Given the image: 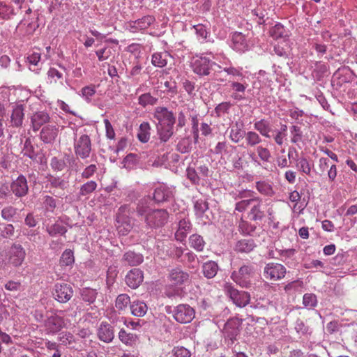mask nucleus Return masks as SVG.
<instances>
[{"mask_svg":"<svg viewBox=\"0 0 357 357\" xmlns=\"http://www.w3.org/2000/svg\"><path fill=\"white\" fill-rule=\"evenodd\" d=\"M233 271L231 272V279L241 288L249 289L252 287L251 279L256 272L255 265L250 261H241L231 264Z\"/></svg>","mask_w":357,"mask_h":357,"instance_id":"f257e3e1","label":"nucleus"},{"mask_svg":"<svg viewBox=\"0 0 357 357\" xmlns=\"http://www.w3.org/2000/svg\"><path fill=\"white\" fill-rule=\"evenodd\" d=\"M175 122L172 111L166 107H158V135L162 142H166L172 136Z\"/></svg>","mask_w":357,"mask_h":357,"instance_id":"f03ea898","label":"nucleus"},{"mask_svg":"<svg viewBox=\"0 0 357 357\" xmlns=\"http://www.w3.org/2000/svg\"><path fill=\"white\" fill-rule=\"evenodd\" d=\"M47 185L50 187V192L59 198H67L70 188L69 176L65 175L56 176L47 174L45 176Z\"/></svg>","mask_w":357,"mask_h":357,"instance_id":"7ed1b4c3","label":"nucleus"},{"mask_svg":"<svg viewBox=\"0 0 357 357\" xmlns=\"http://www.w3.org/2000/svg\"><path fill=\"white\" fill-rule=\"evenodd\" d=\"M156 189L153 190V198L147 197L142 199L137 207L139 215L145 217V221L150 227L156 226L155 204Z\"/></svg>","mask_w":357,"mask_h":357,"instance_id":"20e7f679","label":"nucleus"},{"mask_svg":"<svg viewBox=\"0 0 357 357\" xmlns=\"http://www.w3.org/2000/svg\"><path fill=\"white\" fill-rule=\"evenodd\" d=\"M74 152L77 158L86 160L89 158L92 151V143L90 137L86 134H82L74 137Z\"/></svg>","mask_w":357,"mask_h":357,"instance_id":"39448f33","label":"nucleus"},{"mask_svg":"<svg viewBox=\"0 0 357 357\" xmlns=\"http://www.w3.org/2000/svg\"><path fill=\"white\" fill-rule=\"evenodd\" d=\"M223 290L232 302L239 307H243L250 303V294L247 291L237 289L230 282L224 284Z\"/></svg>","mask_w":357,"mask_h":357,"instance_id":"423d86ee","label":"nucleus"},{"mask_svg":"<svg viewBox=\"0 0 357 357\" xmlns=\"http://www.w3.org/2000/svg\"><path fill=\"white\" fill-rule=\"evenodd\" d=\"M252 201L248 213L251 220L255 222L261 221L266 217V212H267L269 215L273 214L272 208H268L267 211H266V205L259 197H254Z\"/></svg>","mask_w":357,"mask_h":357,"instance_id":"0eeeda50","label":"nucleus"},{"mask_svg":"<svg viewBox=\"0 0 357 357\" xmlns=\"http://www.w3.org/2000/svg\"><path fill=\"white\" fill-rule=\"evenodd\" d=\"M175 190L172 186L166 183L158 184V205L165 204L167 208H171L175 202Z\"/></svg>","mask_w":357,"mask_h":357,"instance_id":"6e6552de","label":"nucleus"},{"mask_svg":"<svg viewBox=\"0 0 357 357\" xmlns=\"http://www.w3.org/2000/svg\"><path fill=\"white\" fill-rule=\"evenodd\" d=\"M286 273L287 269L282 264L274 262L266 264L263 272L266 279L273 281L284 278Z\"/></svg>","mask_w":357,"mask_h":357,"instance_id":"1a4fd4ad","label":"nucleus"},{"mask_svg":"<svg viewBox=\"0 0 357 357\" xmlns=\"http://www.w3.org/2000/svg\"><path fill=\"white\" fill-rule=\"evenodd\" d=\"M241 321L238 318L229 319L225 324L223 333L225 339L230 342L228 344H233L240 333Z\"/></svg>","mask_w":357,"mask_h":357,"instance_id":"9d476101","label":"nucleus"},{"mask_svg":"<svg viewBox=\"0 0 357 357\" xmlns=\"http://www.w3.org/2000/svg\"><path fill=\"white\" fill-rule=\"evenodd\" d=\"M168 74L169 73L166 70H158V75H160L158 78V91H159L160 93L167 92L172 96L175 93L176 83L170 77L167 76Z\"/></svg>","mask_w":357,"mask_h":357,"instance_id":"9b49d317","label":"nucleus"},{"mask_svg":"<svg viewBox=\"0 0 357 357\" xmlns=\"http://www.w3.org/2000/svg\"><path fill=\"white\" fill-rule=\"evenodd\" d=\"M8 264L13 267L20 266L24 261L26 251L22 245L13 243L8 251Z\"/></svg>","mask_w":357,"mask_h":357,"instance_id":"f8f14e48","label":"nucleus"},{"mask_svg":"<svg viewBox=\"0 0 357 357\" xmlns=\"http://www.w3.org/2000/svg\"><path fill=\"white\" fill-rule=\"evenodd\" d=\"M72 286L67 283H56L54 285L53 296L55 300L61 303H66L73 296Z\"/></svg>","mask_w":357,"mask_h":357,"instance_id":"ddd939ff","label":"nucleus"},{"mask_svg":"<svg viewBox=\"0 0 357 357\" xmlns=\"http://www.w3.org/2000/svg\"><path fill=\"white\" fill-rule=\"evenodd\" d=\"M12 193L17 198L25 197L29 193V185L25 176L20 174L10 185Z\"/></svg>","mask_w":357,"mask_h":357,"instance_id":"4468645a","label":"nucleus"},{"mask_svg":"<svg viewBox=\"0 0 357 357\" xmlns=\"http://www.w3.org/2000/svg\"><path fill=\"white\" fill-rule=\"evenodd\" d=\"M213 66H217L220 68L221 67L215 63V62L211 61L208 59L206 57H200L196 59L192 63V70L195 73L200 75L205 76L208 75L210 73V70Z\"/></svg>","mask_w":357,"mask_h":357,"instance_id":"2eb2a0df","label":"nucleus"},{"mask_svg":"<svg viewBox=\"0 0 357 357\" xmlns=\"http://www.w3.org/2000/svg\"><path fill=\"white\" fill-rule=\"evenodd\" d=\"M174 317L179 323H190L195 317V310L188 305L181 304L176 307Z\"/></svg>","mask_w":357,"mask_h":357,"instance_id":"dca6fc26","label":"nucleus"},{"mask_svg":"<svg viewBox=\"0 0 357 357\" xmlns=\"http://www.w3.org/2000/svg\"><path fill=\"white\" fill-rule=\"evenodd\" d=\"M168 279L172 284L181 286L190 281L189 273L183 271L181 267H176L169 271Z\"/></svg>","mask_w":357,"mask_h":357,"instance_id":"f3484780","label":"nucleus"},{"mask_svg":"<svg viewBox=\"0 0 357 357\" xmlns=\"http://www.w3.org/2000/svg\"><path fill=\"white\" fill-rule=\"evenodd\" d=\"M64 326L63 318L57 314L51 315L45 321V326L47 333L56 334L61 331Z\"/></svg>","mask_w":357,"mask_h":357,"instance_id":"a211bd4d","label":"nucleus"},{"mask_svg":"<svg viewBox=\"0 0 357 357\" xmlns=\"http://www.w3.org/2000/svg\"><path fill=\"white\" fill-rule=\"evenodd\" d=\"M153 22L154 17L148 15L137 20L128 22L126 23V28L130 31L135 33L138 31L147 29Z\"/></svg>","mask_w":357,"mask_h":357,"instance_id":"6ab92c4d","label":"nucleus"},{"mask_svg":"<svg viewBox=\"0 0 357 357\" xmlns=\"http://www.w3.org/2000/svg\"><path fill=\"white\" fill-rule=\"evenodd\" d=\"M24 119V107L22 104H16L13 106L10 114V123L13 128H21Z\"/></svg>","mask_w":357,"mask_h":357,"instance_id":"aec40b11","label":"nucleus"},{"mask_svg":"<svg viewBox=\"0 0 357 357\" xmlns=\"http://www.w3.org/2000/svg\"><path fill=\"white\" fill-rule=\"evenodd\" d=\"M144 280L143 272L139 268L130 270L126 275L125 281L131 289H137Z\"/></svg>","mask_w":357,"mask_h":357,"instance_id":"412c9836","label":"nucleus"},{"mask_svg":"<svg viewBox=\"0 0 357 357\" xmlns=\"http://www.w3.org/2000/svg\"><path fill=\"white\" fill-rule=\"evenodd\" d=\"M97 335L100 340L109 343L115 336L114 327L107 322H101L98 328Z\"/></svg>","mask_w":357,"mask_h":357,"instance_id":"4be33fe9","label":"nucleus"},{"mask_svg":"<svg viewBox=\"0 0 357 357\" xmlns=\"http://www.w3.org/2000/svg\"><path fill=\"white\" fill-rule=\"evenodd\" d=\"M126 209V206H121L116 217L119 232L123 234H126L131 229L130 219L125 214Z\"/></svg>","mask_w":357,"mask_h":357,"instance_id":"5701e85b","label":"nucleus"},{"mask_svg":"<svg viewBox=\"0 0 357 357\" xmlns=\"http://www.w3.org/2000/svg\"><path fill=\"white\" fill-rule=\"evenodd\" d=\"M50 116L49 114L45 111H38L34 112L31 117V123L32 129L34 132L39 129L45 123H49Z\"/></svg>","mask_w":357,"mask_h":357,"instance_id":"b1692460","label":"nucleus"},{"mask_svg":"<svg viewBox=\"0 0 357 357\" xmlns=\"http://www.w3.org/2000/svg\"><path fill=\"white\" fill-rule=\"evenodd\" d=\"M59 132V128L53 125H47L43 127L40 132V139L45 144L54 142Z\"/></svg>","mask_w":357,"mask_h":357,"instance_id":"393cba45","label":"nucleus"},{"mask_svg":"<svg viewBox=\"0 0 357 357\" xmlns=\"http://www.w3.org/2000/svg\"><path fill=\"white\" fill-rule=\"evenodd\" d=\"M255 151H250L249 153L250 158L255 162H257L260 165L259 162L257 160L258 158L260 161L263 163L270 162L271 158V153L268 149L262 146H257L255 149Z\"/></svg>","mask_w":357,"mask_h":357,"instance_id":"a878e982","label":"nucleus"},{"mask_svg":"<svg viewBox=\"0 0 357 357\" xmlns=\"http://www.w3.org/2000/svg\"><path fill=\"white\" fill-rule=\"evenodd\" d=\"M231 47L238 52H243L248 49V44L246 38L241 32H235L231 38Z\"/></svg>","mask_w":357,"mask_h":357,"instance_id":"bb28decb","label":"nucleus"},{"mask_svg":"<svg viewBox=\"0 0 357 357\" xmlns=\"http://www.w3.org/2000/svg\"><path fill=\"white\" fill-rule=\"evenodd\" d=\"M192 225L188 218H183L178 223V228L175 233V238L177 241L183 242L187 237L188 234L191 231Z\"/></svg>","mask_w":357,"mask_h":357,"instance_id":"cd10ccee","label":"nucleus"},{"mask_svg":"<svg viewBox=\"0 0 357 357\" xmlns=\"http://www.w3.org/2000/svg\"><path fill=\"white\" fill-rule=\"evenodd\" d=\"M254 193L255 192L253 191L250 190L240 192L238 195L240 198H249L236 202L235 204V210L238 212H243L246 211L247 208L252 204V199H254L255 197L252 196V194Z\"/></svg>","mask_w":357,"mask_h":357,"instance_id":"c85d7f7f","label":"nucleus"},{"mask_svg":"<svg viewBox=\"0 0 357 357\" xmlns=\"http://www.w3.org/2000/svg\"><path fill=\"white\" fill-rule=\"evenodd\" d=\"M161 250L166 252L167 255L169 257L178 260L182 259V256L184 255L185 249L181 247L176 246L174 244L169 243L162 246Z\"/></svg>","mask_w":357,"mask_h":357,"instance_id":"c756f323","label":"nucleus"},{"mask_svg":"<svg viewBox=\"0 0 357 357\" xmlns=\"http://www.w3.org/2000/svg\"><path fill=\"white\" fill-rule=\"evenodd\" d=\"M269 34L275 40L286 39L289 36L290 32L278 22L270 29Z\"/></svg>","mask_w":357,"mask_h":357,"instance_id":"7c9ffc66","label":"nucleus"},{"mask_svg":"<svg viewBox=\"0 0 357 357\" xmlns=\"http://www.w3.org/2000/svg\"><path fill=\"white\" fill-rule=\"evenodd\" d=\"M256 247L255 241L252 238L241 239L236 242L234 250L239 253H249Z\"/></svg>","mask_w":357,"mask_h":357,"instance_id":"2f4dec72","label":"nucleus"},{"mask_svg":"<svg viewBox=\"0 0 357 357\" xmlns=\"http://www.w3.org/2000/svg\"><path fill=\"white\" fill-rule=\"evenodd\" d=\"M81 299L88 305L93 303L97 298L98 291L96 289L84 287L79 291Z\"/></svg>","mask_w":357,"mask_h":357,"instance_id":"473e14b6","label":"nucleus"},{"mask_svg":"<svg viewBox=\"0 0 357 357\" xmlns=\"http://www.w3.org/2000/svg\"><path fill=\"white\" fill-rule=\"evenodd\" d=\"M143 259L142 255L132 251H128L123 255L122 259L128 265L135 266L142 263Z\"/></svg>","mask_w":357,"mask_h":357,"instance_id":"72a5a7b5","label":"nucleus"},{"mask_svg":"<svg viewBox=\"0 0 357 357\" xmlns=\"http://www.w3.org/2000/svg\"><path fill=\"white\" fill-rule=\"evenodd\" d=\"M219 266L214 261H208L202 266V273L208 278H213L218 273Z\"/></svg>","mask_w":357,"mask_h":357,"instance_id":"f704fd0d","label":"nucleus"},{"mask_svg":"<svg viewBox=\"0 0 357 357\" xmlns=\"http://www.w3.org/2000/svg\"><path fill=\"white\" fill-rule=\"evenodd\" d=\"M67 231V228L59 222H56L52 225H47L46 227V231L52 237H55L59 235L63 236Z\"/></svg>","mask_w":357,"mask_h":357,"instance_id":"c9c22d12","label":"nucleus"},{"mask_svg":"<svg viewBox=\"0 0 357 357\" xmlns=\"http://www.w3.org/2000/svg\"><path fill=\"white\" fill-rule=\"evenodd\" d=\"M50 165L54 172H62L67 167L66 153L63 157L54 156L50 159Z\"/></svg>","mask_w":357,"mask_h":357,"instance_id":"e433bc0d","label":"nucleus"},{"mask_svg":"<svg viewBox=\"0 0 357 357\" xmlns=\"http://www.w3.org/2000/svg\"><path fill=\"white\" fill-rule=\"evenodd\" d=\"M254 128L257 130L262 136L270 138V132L271 131V128L270 123L268 121L265 119H261L255 122Z\"/></svg>","mask_w":357,"mask_h":357,"instance_id":"4c0bfd02","label":"nucleus"},{"mask_svg":"<svg viewBox=\"0 0 357 357\" xmlns=\"http://www.w3.org/2000/svg\"><path fill=\"white\" fill-rule=\"evenodd\" d=\"M15 229L13 224L0 223V238L2 239H12L15 236Z\"/></svg>","mask_w":357,"mask_h":357,"instance_id":"58836bf2","label":"nucleus"},{"mask_svg":"<svg viewBox=\"0 0 357 357\" xmlns=\"http://www.w3.org/2000/svg\"><path fill=\"white\" fill-rule=\"evenodd\" d=\"M245 141L248 147H257L262 142V139L255 131H248L245 133Z\"/></svg>","mask_w":357,"mask_h":357,"instance_id":"ea45409f","label":"nucleus"},{"mask_svg":"<svg viewBox=\"0 0 357 357\" xmlns=\"http://www.w3.org/2000/svg\"><path fill=\"white\" fill-rule=\"evenodd\" d=\"M16 15L14 8L11 5L0 1V17L4 20H10Z\"/></svg>","mask_w":357,"mask_h":357,"instance_id":"a19ab883","label":"nucleus"},{"mask_svg":"<svg viewBox=\"0 0 357 357\" xmlns=\"http://www.w3.org/2000/svg\"><path fill=\"white\" fill-rule=\"evenodd\" d=\"M22 153L24 156L28 157L32 160H36L38 156V154L35 151V148L32 144L30 138H26L24 143V146L22 150Z\"/></svg>","mask_w":357,"mask_h":357,"instance_id":"79ce46f5","label":"nucleus"},{"mask_svg":"<svg viewBox=\"0 0 357 357\" xmlns=\"http://www.w3.org/2000/svg\"><path fill=\"white\" fill-rule=\"evenodd\" d=\"M132 314L136 317H143L146 311L147 306L142 301H134L130 306Z\"/></svg>","mask_w":357,"mask_h":357,"instance_id":"37998d69","label":"nucleus"},{"mask_svg":"<svg viewBox=\"0 0 357 357\" xmlns=\"http://www.w3.org/2000/svg\"><path fill=\"white\" fill-rule=\"evenodd\" d=\"M189 243L190 247L198 252L204 250L205 246V241L202 236L195 234L190 236Z\"/></svg>","mask_w":357,"mask_h":357,"instance_id":"c03bdc74","label":"nucleus"},{"mask_svg":"<svg viewBox=\"0 0 357 357\" xmlns=\"http://www.w3.org/2000/svg\"><path fill=\"white\" fill-rule=\"evenodd\" d=\"M237 146L227 144L226 142H218L214 148V153L215 154H222L225 153V154H231L233 152L236 151Z\"/></svg>","mask_w":357,"mask_h":357,"instance_id":"a18cd8bd","label":"nucleus"},{"mask_svg":"<svg viewBox=\"0 0 357 357\" xmlns=\"http://www.w3.org/2000/svg\"><path fill=\"white\" fill-rule=\"evenodd\" d=\"M119 338L123 344L131 346L136 342L137 336L121 328L119 333Z\"/></svg>","mask_w":357,"mask_h":357,"instance_id":"49530a36","label":"nucleus"},{"mask_svg":"<svg viewBox=\"0 0 357 357\" xmlns=\"http://www.w3.org/2000/svg\"><path fill=\"white\" fill-rule=\"evenodd\" d=\"M183 256V259H181L180 261L185 264L188 268H195L199 265L197 255L192 251L184 253Z\"/></svg>","mask_w":357,"mask_h":357,"instance_id":"de8ad7c7","label":"nucleus"},{"mask_svg":"<svg viewBox=\"0 0 357 357\" xmlns=\"http://www.w3.org/2000/svg\"><path fill=\"white\" fill-rule=\"evenodd\" d=\"M256 189L260 194L265 196L271 197L275 194L271 185L264 181L256 182Z\"/></svg>","mask_w":357,"mask_h":357,"instance_id":"09e8293b","label":"nucleus"},{"mask_svg":"<svg viewBox=\"0 0 357 357\" xmlns=\"http://www.w3.org/2000/svg\"><path fill=\"white\" fill-rule=\"evenodd\" d=\"M246 132L242 130V129L238 126L236 123L234 126H232L229 131V137L231 142L238 143L243 137L245 138V133Z\"/></svg>","mask_w":357,"mask_h":357,"instance_id":"8fccbe9b","label":"nucleus"},{"mask_svg":"<svg viewBox=\"0 0 357 357\" xmlns=\"http://www.w3.org/2000/svg\"><path fill=\"white\" fill-rule=\"evenodd\" d=\"M296 167L300 172L310 175L311 174V165L308 160L305 157H300L296 160Z\"/></svg>","mask_w":357,"mask_h":357,"instance_id":"3c124183","label":"nucleus"},{"mask_svg":"<svg viewBox=\"0 0 357 357\" xmlns=\"http://www.w3.org/2000/svg\"><path fill=\"white\" fill-rule=\"evenodd\" d=\"M160 357H191V351L184 347H175L172 353L163 356L162 354Z\"/></svg>","mask_w":357,"mask_h":357,"instance_id":"603ef678","label":"nucleus"},{"mask_svg":"<svg viewBox=\"0 0 357 357\" xmlns=\"http://www.w3.org/2000/svg\"><path fill=\"white\" fill-rule=\"evenodd\" d=\"M257 226L255 224L241 219L238 224L239 231L244 235H252L255 231Z\"/></svg>","mask_w":357,"mask_h":357,"instance_id":"864d4df0","label":"nucleus"},{"mask_svg":"<svg viewBox=\"0 0 357 357\" xmlns=\"http://www.w3.org/2000/svg\"><path fill=\"white\" fill-rule=\"evenodd\" d=\"M230 86L236 92L232 95V97L235 100H243L244 98L243 94L245 91L246 85L238 82H231Z\"/></svg>","mask_w":357,"mask_h":357,"instance_id":"5fc2aeb1","label":"nucleus"},{"mask_svg":"<svg viewBox=\"0 0 357 357\" xmlns=\"http://www.w3.org/2000/svg\"><path fill=\"white\" fill-rule=\"evenodd\" d=\"M97 188V183L94 181H88L81 185L79 196L85 197L92 193Z\"/></svg>","mask_w":357,"mask_h":357,"instance_id":"6e6d98bb","label":"nucleus"},{"mask_svg":"<svg viewBox=\"0 0 357 357\" xmlns=\"http://www.w3.org/2000/svg\"><path fill=\"white\" fill-rule=\"evenodd\" d=\"M75 262L74 253L70 249H66L61 255L60 264L63 266H72Z\"/></svg>","mask_w":357,"mask_h":357,"instance_id":"4d7b16f0","label":"nucleus"},{"mask_svg":"<svg viewBox=\"0 0 357 357\" xmlns=\"http://www.w3.org/2000/svg\"><path fill=\"white\" fill-rule=\"evenodd\" d=\"M130 303V296L126 294H119L115 301V306L119 310H124Z\"/></svg>","mask_w":357,"mask_h":357,"instance_id":"13d9d810","label":"nucleus"},{"mask_svg":"<svg viewBox=\"0 0 357 357\" xmlns=\"http://www.w3.org/2000/svg\"><path fill=\"white\" fill-rule=\"evenodd\" d=\"M17 213V208L13 206H7L1 211V218L6 221L12 220Z\"/></svg>","mask_w":357,"mask_h":357,"instance_id":"bf43d9fd","label":"nucleus"},{"mask_svg":"<svg viewBox=\"0 0 357 357\" xmlns=\"http://www.w3.org/2000/svg\"><path fill=\"white\" fill-rule=\"evenodd\" d=\"M303 304L308 309H312L317 305V296L314 294H305L303 298Z\"/></svg>","mask_w":357,"mask_h":357,"instance_id":"052dcab7","label":"nucleus"},{"mask_svg":"<svg viewBox=\"0 0 357 357\" xmlns=\"http://www.w3.org/2000/svg\"><path fill=\"white\" fill-rule=\"evenodd\" d=\"M81 96L87 102L91 101V97L93 96L96 92V86L93 84L86 86L80 91Z\"/></svg>","mask_w":357,"mask_h":357,"instance_id":"680f3d73","label":"nucleus"},{"mask_svg":"<svg viewBox=\"0 0 357 357\" xmlns=\"http://www.w3.org/2000/svg\"><path fill=\"white\" fill-rule=\"evenodd\" d=\"M168 209H172V207L165 206V208H158V227L163 226L168 222L169 218Z\"/></svg>","mask_w":357,"mask_h":357,"instance_id":"e2e57ef3","label":"nucleus"},{"mask_svg":"<svg viewBox=\"0 0 357 357\" xmlns=\"http://www.w3.org/2000/svg\"><path fill=\"white\" fill-rule=\"evenodd\" d=\"M290 132L291 135V143L297 144L298 142L302 141L303 135L300 127L297 126H292L290 127Z\"/></svg>","mask_w":357,"mask_h":357,"instance_id":"0e129e2a","label":"nucleus"},{"mask_svg":"<svg viewBox=\"0 0 357 357\" xmlns=\"http://www.w3.org/2000/svg\"><path fill=\"white\" fill-rule=\"evenodd\" d=\"M194 208L196 215L201 216L208 208V203L204 199H197L194 202Z\"/></svg>","mask_w":357,"mask_h":357,"instance_id":"69168bd1","label":"nucleus"},{"mask_svg":"<svg viewBox=\"0 0 357 357\" xmlns=\"http://www.w3.org/2000/svg\"><path fill=\"white\" fill-rule=\"evenodd\" d=\"M149 129L148 123H143L140 125L139 132L137 134L139 140L143 143L147 142L149 139V133L147 130Z\"/></svg>","mask_w":357,"mask_h":357,"instance_id":"338daca9","label":"nucleus"},{"mask_svg":"<svg viewBox=\"0 0 357 357\" xmlns=\"http://www.w3.org/2000/svg\"><path fill=\"white\" fill-rule=\"evenodd\" d=\"M186 174L188 178L192 182V183L199 184L201 178L195 168L188 167L186 169Z\"/></svg>","mask_w":357,"mask_h":357,"instance_id":"774afa93","label":"nucleus"}]
</instances>
